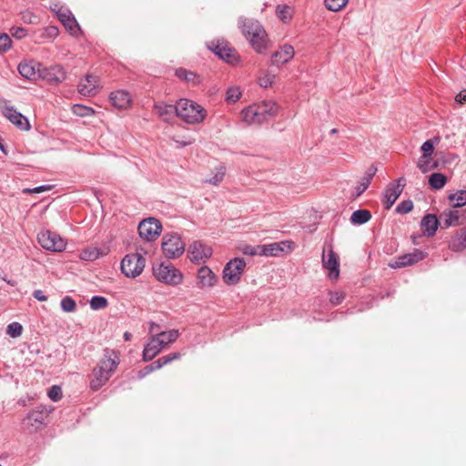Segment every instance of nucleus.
Segmentation results:
<instances>
[{"label":"nucleus","mask_w":466,"mask_h":466,"mask_svg":"<svg viewBox=\"0 0 466 466\" xmlns=\"http://www.w3.org/2000/svg\"><path fill=\"white\" fill-rule=\"evenodd\" d=\"M295 247V243L290 240L274 242L266 245H258L259 255L278 257L284 251H291Z\"/></svg>","instance_id":"obj_15"},{"label":"nucleus","mask_w":466,"mask_h":466,"mask_svg":"<svg viewBox=\"0 0 466 466\" xmlns=\"http://www.w3.org/2000/svg\"><path fill=\"white\" fill-rule=\"evenodd\" d=\"M107 306V299L105 297L94 296L90 300V308L94 310L105 309Z\"/></svg>","instance_id":"obj_38"},{"label":"nucleus","mask_w":466,"mask_h":466,"mask_svg":"<svg viewBox=\"0 0 466 466\" xmlns=\"http://www.w3.org/2000/svg\"><path fill=\"white\" fill-rule=\"evenodd\" d=\"M451 247L454 251H460L466 248V229L461 231L456 240L452 241Z\"/></svg>","instance_id":"obj_40"},{"label":"nucleus","mask_w":466,"mask_h":466,"mask_svg":"<svg viewBox=\"0 0 466 466\" xmlns=\"http://www.w3.org/2000/svg\"><path fill=\"white\" fill-rule=\"evenodd\" d=\"M131 338H132V334H131L130 332L126 331V332L124 333V339H125L126 341L130 340V339H131Z\"/></svg>","instance_id":"obj_63"},{"label":"nucleus","mask_w":466,"mask_h":466,"mask_svg":"<svg viewBox=\"0 0 466 466\" xmlns=\"http://www.w3.org/2000/svg\"><path fill=\"white\" fill-rule=\"evenodd\" d=\"M17 69L19 74L28 80L36 79L37 76L41 73L38 65L34 61L21 62Z\"/></svg>","instance_id":"obj_26"},{"label":"nucleus","mask_w":466,"mask_h":466,"mask_svg":"<svg viewBox=\"0 0 466 466\" xmlns=\"http://www.w3.org/2000/svg\"><path fill=\"white\" fill-rule=\"evenodd\" d=\"M453 208H461L466 205V190H459L448 197Z\"/></svg>","instance_id":"obj_33"},{"label":"nucleus","mask_w":466,"mask_h":466,"mask_svg":"<svg viewBox=\"0 0 466 466\" xmlns=\"http://www.w3.org/2000/svg\"><path fill=\"white\" fill-rule=\"evenodd\" d=\"M38 243L46 250L61 252L66 247V242L56 232L46 230L38 234Z\"/></svg>","instance_id":"obj_9"},{"label":"nucleus","mask_w":466,"mask_h":466,"mask_svg":"<svg viewBox=\"0 0 466 466\" xmlns=\"http://www.w3.org/2000/svg\"><path fill=\"white\" fill-rule=\"evenodd\" d=\"M167 357L168 358L169 361L171 362L173 360H178L180 358V354L175 352V353L167 355Z\"/></svg>","instance_id":"obj_61"},{"label":"nucleus","mask_w":466,"mask_h":466,"mask_svg":"<svg viewBox=\"0 0 466 466\" xmlns=\"http://www.w3.org/2000/svg\"><path fill=\"white\" fill-rule=\"evenodd\" d=\"M279 106L271 100L253 104L241 111L242 120L248 125H260L277 115Z\"/></svg>","instance_id":"obj_2"},{"label":"nucleus","mask_w":466,"mask_h":466,"mask_svg":"<svg viewBox=\"0 0 466 466\" xmlns=\"http://www.w3.org/2000/svg\"><path fill=\"white\" fill-rule=\"evenodd\" d=\"M2 113L11 123L21 130H29L30 124L28 119L21 113L17 112L13 106L5 105Z\"/></svg>","instance_id":"obj_19"},{"label":"nucleus","mask_w":466,"mask_h":466,"mask_svg":"<svg viewBox=\"0 0 466 466\" xmlns=\"http://www.w3.org/2000/svg\"><path fill=\"white\" fill-rule=\"evenodd\" d=\"M321 260L323 268L329 270V279H338L339 276V258L331 245L323 248Z\"/></svg>","instance_id":"obj_11"},{"label":"nucleus","mask_w":466,"mask_h":466,"mask_svg":"<svg viewBox=\"0 0 466 466\" xmlns=\"http://www.w3.org/2000/svg\"><path fill=\"white\" fill-rule=\"evenodd\" d=\"M98 77L93 75L86 76L78 85V92L85 96H95L99 89Z\"/></svg>","instance_id":"obj_23"},{"label":"nucleus","mask_w":466,"mask_h":466,"mask_svg":"<svg viewBox=\"0 0 466 466\" xmlns=\"http://www.w3.org/2000/svg\"><path fill=\"white\" fill-rule=\"evenodd\" d=\"M241 96V92L239 90V87L238 86H231L228 87L226 92V101L228 103H235L237 102Z\"/></svg>","instance_id":"obj_37"},{"label":"nucleus","mask_w":466,"mask_h":466,"mask_svg":"<svg viewBox=\"0 0 466 466\" xmlns=\"http://www.w3.org/2000/svg\"><path fill=\"white\" fill-rule=\"evenodd\" d=\"M370 184L368 178H361L360 183L355 187L352 197L354 198H359L369 187Z\"/></svg>","instance_id":"obj_44"},{"label":"nucleus","mask_w":466,"mask_h":466,"mask_svg":"<svg viewBox=\"0 0 466 466\" xmlns=\"http://www.w3.org/2000/svg\"><path fill=\"white\" fill-rule=\"evenodd\" d=\"M218 282V277L207 266L201 267L198 271V286L201 289L212 288Z\"/></svg>","instance_id":"obj_25"},{"label":"nucleus","mask_w":466,"mask_h":466,"mask_svg":"<svg viewBox=\"0 0 466 466\" xmlns=\"http://www.w3.org/2000/svg\"><path fill=\"white\" fill-rule=\"evenodd\" d=\"M425 158H422V157L420 158L419 162H418V167L422 171V172H426L427 171V161L424 160Z\"/></svg>","instance_id":"obj_58"},{"label":"nucleus","mask_w":466,"mask_h":466,"mask_svg":"<svg viewBox=\"0 0 466 466\" xmlns=\"http://www.w3.org/2000/svg\"><path fill=\"white\" fill-rule=\"evenodd\" d=\"M159 370V363H157V361L152 362L151 364L146 366L143 370H141L137 377L138 379H143L149 373L153 372L154 370Z\"/></svg>","instance_id":"obj_48"},{"label":"nucleus","mask_w":466,"mask_h":466,"mask_svg":"<svg viewBox=\"0 0 466 466\" xmlns=\"http://www.w3.org/2000/svg\"><path fill=\"white\" fill-rule=\"evenodd\" d=\"M375 173H376V168L374 167H370L368 168V170L366 171V173L362 178H368V180L370 183Z\"/></svg>","instance_id":"obj_57"},{"label":"nucleus","mask_w":466,"mask_h":466,"mask_svg":"<svg viewBox=\"0 0 466 466\" xmlns=\"http://www.w3.org/2000/svg\"><path fill=\"white\" fill-rule=\"evenodd\" d=\"M246 268V262L241 258H235L228 261L223 269V280L227 285H236L240 281Z\"/></svg>","instance_id":"obj_7"},{"label":"nucleus","mask_w":466,"mask_h":466,"mask_svg":"<svg viewBox=\"0 0 466 466\" xmlns=\"http://www.w3.org/2000/svg\"><path fill=\"white\" fill-rule=\"evenodd\" d=\"M52 188V186L50 185H43L39 186L34 188H26L24 190L25 193H41L44 191L50 190Z\"/></svg>","instance_id":"obj_55"},{"label":"nucleus","mask_w":466,"mask_h":466,"mask_svg":"<svg viewBox=\"0 0 466 466\" xmlns=\"http://www.w3.org/2000/svg\"><path fill=\"white\" fill-rule=\"evenodd\" d=\"M241 252L245 255L254 256V255H259V248L258 246L253 247L250 245H245L243 248H241Z\"/></svg>","instance_id":"obj_53"},{"label":"nucleus","mask_w":466,"mask_h":466,"mask_svg":"<svg viewBox=\"0 0 466 466\" xmlns=\"http://www.w3.org/2000/svg\"><path fill=\"white\" fill-rule=\"evenodd\" d=\"M40 76L43 77V79L46 80L50 84L56 85L66 79V73L61 66L56 65L43 69V71L40 73Z\"/></svg>","instance_id":"obj_22"},{"label":"nucleus","mask_w":466,"mask_h":466,"mask_svg":"<svg viewBox=\"0 0 466 466\" xmlns=\"http://www.w3.org/2000/svg\"><path fill=\"white\" fill-rule=\"evenodd\" d=\"M167 346L165 339L159 336V333L152 335L144 347L143 360H152Z\"/></svg>","instance_id":"obj_13"},{"label":"nucleus","mask_w":466,"mask_h":466,"mask_svg":"<svg viewBox=\"0 0 466 466\" xmlns=\"http://www.w3.org/2000/svg\"><path fill=\"white\" fill-rule=\"evenodd\" d=\"M56 15L59 21L64 25L70 35L77 36L80 34V26L69 10L64 7H60L56 11Z\"/></svg>","instance_id":"obj_18"},{"label":"nucleus","mask_w":466,"mask_h":466,"mask_svg":"<svg viewBox=\"0 0 466 466\" xmlns=\"http://www.w3.org/2000/svg\"><path fill=\"white\" fill-rule=\"evenodd\" d=\"M33 297L39 301H46L47 297L44 295L43 291L40 289H36L33 292Z\"/></svg>","instance_id":"obj_56"},{"label":"nucleus","mask_w":466,"mask_h":466,"mask_svg":"<svg viewBox=\"0 0 466 466\" xmlns=\"http://www.w3.org/2000/svg\"><path fill=\"white\" fill-rule=\"evenodd\" d=\"M50 410L43 406H38L27 413L24 419V424L29 431H36L46 424Z\"/></svg>","instance_id":"obj_8"},{"label":"nucleus","mask_w":466,"mask_h":466,"mask_svg":"<svg viewBox=\"0 0 466 466\" xmlns=\"http://www.w3.org/2000/svg\"><path fill=\"white\" fill-rule=\"evenodd\" d=\"M119 362V355L116 351L105 349L103 357L99 360L90 375V389L93 391L100 390L112 377Z\"/></svg>","instance_id":"obj_1"},{"label":"nucleus","mask_w":466,"mask_h":466,"mask_svg":"<svg viewBox=\"0 0 466 466\" xmlns=\"http://www.w3.org/2000/svg\"><path fill=\"white\" fill-rule=\"evenodd\" d=\"M23 327L18 322H12L7 326L6 333L12 338H17L22 334Z\"/></svg>","instance_id":"obj_43"},{"label":"nucleus","mask_w":466,"mask_h":466,"mask_svg":"<svg viewBox=\"0 0 466 466\" xmlns=\"http://www.w3.org/2000/svg\"><path fill=\"white\" fill-rule=\"evenodd\" d=\"M176 76L192 85H198L200 83V76L192 71H187L185 68H178L176 70Z\"/></svg>","instance_id":"obj_31"},{"label":"nucleus","mask_w":466,"mask_h":466,"mask_svg":"<svg viewBox=\"0 0 466 466\" xmlns=\"http://www.w3.org/2000/svg\"><path fill=\"white\" fill-rule=\"evenodd\" d=\"M276 12L278 17L283 22H288L291 18V9L288 5H278Z\"/></svg>","instance_id":"obj_41"},{"label":"nucleus","mask_w":466,"mask_h":466,"mask_svg":"<svg viewBox=\"0 0 466 466\" xmlns=\"http://www.w3.org/2000/svg\"><path fill=\"white\" fill-rule=\"evenodd\" d=\"M420 149L423 152L422 158H427V157H431V155L433 152V144H432V142L431 140L425 141L422 144Z\"/></svg>","instance_id":"obj_50"},{"label":"nucleus","mask_w":466,"mask_h":466,"mask_svg":"<svg viewBox=\"0 0 466 466\" xmlns=\"http://www.w3.org/2000/svg\"><path fill=\"white\" fill-rule=\"evenodd\" d=\"M149 325H150L149 332H151V333L159 329V326L157 324H156L155 322H150Z\"/></svg>","instance_id":"obj_62"},{"label":"nucleus","mask_w":466,"mask_h":466,"mask_svg":"<svg viewBox=\"0 0 466 466\" xmlns=\"http://www.w3.org/2000/svg\"><path fill=\"white\" fill-rule=\"evenodd\" d=\"M10 31L12 35L17 39H22L26 35V31L23 27H13Z\"/></svg>","instance_id":"obj_54"},{"label":"nucleus","mask_w":466,"mask_h":466,"mask_svg":"<svg viewBox=\"0 0 466 466\" xmlns=\"http://www.w3.org/2000/svg\"><path fill=\"white\" fill-rule=\"evenodd\" d=\"M225 174H226L225 167L219 166L217 167L215 175L208 179H205L204 183L210 184L213 186H218L224 179Z\"/></svg>","instance_id":"obj_35"},{"label":"nucleus","mask_w":466,"mask_h":466,"mask_svg":"<svg viewBox=\"0 0 466 466\" xmlns=\"http://www.w3.org/2000/svg\"><path fill=\"white\" fill-rule=\"evenodd\" d=\"M80 258L86 261H93L99 258V251L96 248H86L81 251Z\"/></svg>","instance_id":"obj_36"},{"label":"nucleus","mask_w":466,"mask_h":466,"mask_svg":"<svg viewBox=\"0 0 466 466\" xmlns=\"http://www.w3.org/2000/svg\"><path fill=\"white\" fill-rule=\"evenodd\" d=\"M294 49L289 45H284L272 55L273 65H283L290 61L294 56Z\"/></svg>","instance_id":"obj_27"},{"label":"nucleus","mask_w":466,"mask_h":466,"mask_svg":"<svg viewBox=\"0 0 466 466\" xmlns=\"http://www.w3.org/2000/svg\"><path fill=\"white\" fill-rule=\"evenodd\" d=\"M159 336H161L163 339L167 338V340H166V343L168 346L169 344L175 342L177 339V338L179 336V332L177 329H171L169 331L159 332Z\"/></svg>","instance_id":"obj_45"},{"label":"nucleus","mask_w":466,"mask_h":466,"mask_svg":"<svg viewBox=\"0 0 466 466\" xmlns=\"http://www.w3.org/2000/svg\"><path fill=\"white\" fill-rule=\"evenodd\" d=\"M241 31L252 48L258 53H264L268 46V38L264 27L256 20L241 19Z\"/></svg>","instance_id":"obj_3"},{"label":"nucleus","mask_w":466,"mask_h":466,"mask_svg":"<svg viewBox=\"0 0 466 466\" xmlns=\"http://www.w3.org/2000/svg\"><path fill=\"white\" fill-rule=\"evenodd\" d=\"M154 275L159 281L171 285H177L183 279L181 272L172 265H159L157 268H154Z\"/></svg>","instance_id":"obj_12"},{"label":"nucleus","mask_w":466,"mask_h":466,"mask_svg":"<svg viewBox=\"0 0 466 466\" xmlns=\"http://www.w3.org/2000/svg\"><path fill=\"white\" fill-rule=\"evenodd\" d=\"M413 208V203L411 200H403L396 208V212L399 214H407Z\"/></svg>","instance_id":"obj_46"},{"label":"nucleus","mask_w":466,"mask_h":466,"mask_svg":"<svg viewBox=\"0 0 466 466\" xmlns=\"http://www.w3.org/2000/svg\"><path fill=\"white\" fill-rule=\"evenodd\" d=\"M59 34V30L56 26L49 25L43 30L35 33V42L38 44H44L54 40Z\"/></svg>","instance_id":"obj_30"},{"label":"nucleus","mask_w":466,"mask_h":466,"mask_svg":"<svg viewBox=\"0 0 466 466\" xmlns=\"http://www.w3.org/2000/svg\"><path fill=\"white\" fill-rule=\"evenodd\" d=\"M456 101L458 103L463 104L466 102V92H461L456 96Z\"/></svg>","instance_id":"obj_60"},{"label":"nucleus","mask_w":466,"mask_h":466,"mask_svg":"<svg viewBox=\"0 0 466 466\" xmlns=\"http://www.w3.org/2000/svg\"><path fill=\"white\" fill-rule=\"evenodd\" d=\"M77 108L80 109V110H84V111H92L91 108H88V107H86V106H77Z\"/></svg>","instance_id":"obj_64"},{"label":"nucleus","mask_w":466,"mask_h":466,"mask_svg":"<svg viewBox=\"0 0 466 466\" xmlns=\"http://www.w3.org/2000/svg\"><path fill=\"white\" fill-rule=\"evenodd\" d=\"M140 238L147 242L155 241L161 234L162 225L154 218L143 219L137 227Z\"/></svg>","instance_id":"obj_10"},{"label":"nucleus","mask_w":466,"mask_h":466,"mask_svg":"<svg viewBox=\"0 0 466 466\" xmlns=\"http://www.w3.org/2000/svg\"><path fill=\"white\" fill-rule=\"evenodd\" d=\"M162 250L168 258L180 257L185 250V243L177 233L165 234L162 238Z\"/></svg>","instance_id":"obj_6"},{"label":"nucleus","mask_w":466,"mask_h":466,"mask_svg":"<svg viewBox=\"0 0 466 466\" xmlns=\"http://www.w3.org/2000/svg\"><path fill=\"white\" fill-rule=\"evenodd\" d=\"M439 224L440 220L433 214L426 215L420 222V225L424 229V234L428 237L435 235Z\"/></svg>","instance_id":"obj_29"},{"label":"nucleus","mask_w":466,"mask_h":466,"mask_svg":"<svg viewBox=\"0 0 466 466\" xmlns=\"http://www.w3.org/2000/svg\"><path fill=\"white\" fill-rule=\"evenodd\" d=\"M209 48L228 64L237 65L239 62V56L237 51L224 41L217 43L212 42Z\"/></svg>","instance_id":"obj_14"},{"label":"nucleus","mask_w":466,"mask_h":466,"mask_svg":"<svg viewBox=\"0 0 466 466\" xmlns=\"http://www.w3.org/2000/svg\"><path fill=\"white\" fill-rule=\"evenodd\" d=\"M405 187V179L400 177L398 180L390 183L384 192V205L386 209H390L400 196Z\"/></svg>","instance_id":"obj_16"},{"label":"nucleus","mask_w":466,"mask_h":466,"mask_svg":"<svg viewBox=\"0 0 466 466\" xmlns=\"http://www.w3.org/2000/svg\"><path fill=\"white\" fill-rule=\"evenodd\" d=\"M275 76L273 75H265L258 79L259 86L262 87H268L272 85Z\"/></svg>","instance_id":"obj_52"},{"label":"nucleus","mask_w":466,"mask_h":466,"mask_svg":"<svg viewBox=\"0 0 466 466\" xmlns=\"http://www.w3.org/2000/svg\"><path fill=\"white\" fill-rule=\"evenodd\" d=\"M60 305L65 312H74L76 309V301L69 296L63 298Z\"/></svg>","instance_id":"obj_42"},{"label":"nucleus","mask_w":466,"mask_h":466,"mask_svg":"<svg viewBox=\"0 0 466 466\" xmlns=\"http://www.w3.org/2000/svg\"><path fill=\"white\" fill-rule=\"evenodd\" d=\"M466 220L463 213L457 209H446L440 215V224L442 228L461 225Z\"/></svg>","instance_id":"obj_20"},{"label":"nucleus","mask_w":466,"mask_h":466,"mask_svg":"<svg viewBox=\"0 0 466 466\" xmlns=\"http://www.w3.org/2000/svg\"><path fill=\"white\" fill-rule=\"evenodd\" d=\"M348 2L349 0H325V5L329 10L338 12L341 10Z\"/></svg>","instance_id":"obj_39"},{"label":"nucleus","mask_w":466,"mask_h":466,"mask_svg":"<svg viewBox=\"0 0 466 466\" xmlns=\"http://www.w3.org/2000/svg\"><path fill=\"white\" fill-rule=\"evenodd\" d=\"M109 100L112 106L117 109H127L131 106V95L126 90H116L110 94Z\"/></svg>","instance_id":"obj_24"},{"label":"nucleus","mask_w":466,"mask_h":466,"mask_svg":"<svg viewBox=\"0 0 466 466\" xmlns=\"http://www.w3.org/2000/svg\"><path fill=\"white\" fill-rule=\"evenodd\" d=\"M426 257V254L419 249H415L414 252L405 254L398 257L394 262L390 263V266L393 268H403L413 265Z\"/></svg>","instance_id":"obj_21"},{"label":"nucleus","mask_w":466,"mask_h":466,"mask_svg":"<svg viewBox=\"0 0 466 466\" xmlns=\"http://www.w3.org/2000/svg\"><path fill=\"white\" fill-rule=\"evenodd\" d=\"M344 299L345 294L343 292L335 291L330 293L329 301L333 305H339L343 301Z\"/></svg>","instance_id":"obj_51"},{"label":"nucleus","mask_w":466,"mask_h":466,"mask_svg":"<svg viewBox=\"0 0 466 466\" xmlns=\"http://www.w3.org/2000/svg\"><path fill=\"white\" fill-rule=\"evenodd\" d=\"M138 250L137 248L136 253L126 255L121 261V270L127 278L139 276L145 268L146 260Z\"/></svg>","instance_id":"obj_5"},{"label":"nucleus","mask_w":466,"mask_h":466,"mask_svg":"<svg viewBox=\"0 0 466 466\" xmlns=\"http://www.w3.org/2000/svg\"><path fill=\"white\" fill-rule=\"evenodd\" d=\"M371 218V213L367 209H359L352 213L350 222L353 225H362Z\"/></svg>","instance_id":"obj_32"},{"label":"nucleus","mask_w":466,"mask_h":466,"mask_svg":"<svg viewBox=\"0 0 466 466\" xmlns=\"http://www.w3.org/2000/svg\"><path fill=\"white\" fill-rule=\"evenodd\" d=\"M429 183L432 188L441 189L447 183V178L441 173H433L430 176Z\"/></svg>","instance_id":"obj_34"},{"label":"nucleus","mask_w":466,"mask_h":466,"mask_svg":"<svg viewBox=\"0 0 466 466\" xmlns=\"http://www.w3.org/2000/svg\"><path fill=\"white\" fill-rule=\"evenodd\" d=\"M188 258L195 263L205 262L212 255V248L200 241L193 242L188 248Z\"/></svg>","instance_id":"obj_17"},{"label":"nucleus","mask_w":466,"mask_h":466,"mask_svg":"<svg viewBox=\"0 0 466 466\" xmlns=\"http://www.w3.org/2000/svg\"><path fill=\"white\" fill-rule=\"evenodd\" d=\"M47 395L53 401H58L62 398V390L59 386L54 385L48 390Z\"/></svg>","instance_id":"obj_49"},{"label":"nucleus","mask_w":466,"mask_h":466,"mask_svg":"<svg viewBox=\"0 0 466 466\" xmlns=\"http://www.w3.org/2000/svg\"><path fill=\"white\" fill-rule=\"evenodd\" d=\"M154 111L163 121L169 122L177 116V105L156 103Z\"/></svg>","instance_id":"obj_28"},{"label":"nucleus","mask_w":466,"mask_h":466,"mask_svg":"<svg viewBox=\"0 0 466 466\" xmlns=\"http://www.w3.org/2000/svg\"><path fill=\"white\" fill-rule=\"evenodd\" d=\"M207 112L198 103L182 98L177 102V116L187 124H199L206 118Z\"/></svg>","instance_id":"obj_4"},{"label":"nucleus","mask_w":466,"mask_h":466,"mask_svg":"<svg viewBox=\"0 0 466 466\" xmlns=\"http://www.w3.org/2000/svg\"><path fill=\"white\" fill-rule=\"evenodd\" d=\"M12 46V40L7 34H0V53L6 52Z\"/></svg>","instance_id":"obj_47"},{"label":"nucleus","mask_w":466,"mask_h":466,"mask_svg":"<svg viewBox=\"0 0 466 466\" xmlns=\"http://www.w3.org/2000/svg\"><path fill=\"white\" fill-rule=\"evenodd\" d=\"M156 361H157V363H159V369H161L163 366L170 363V361H169L168 358L167 357V355L159 358Z\"/></svg>","instance_id":"obj_59"}]
</instances>
